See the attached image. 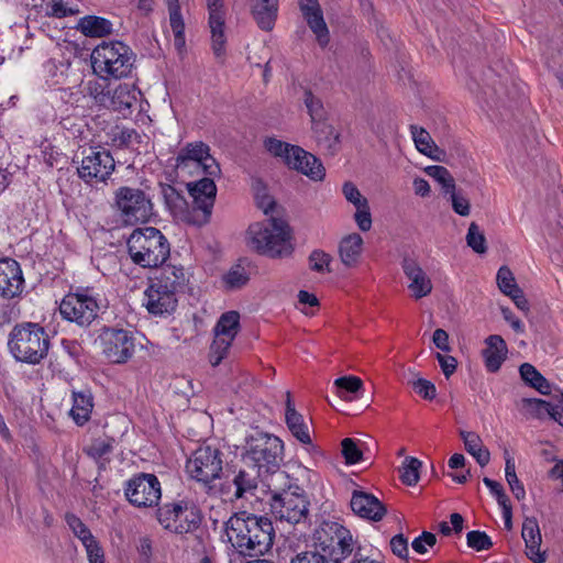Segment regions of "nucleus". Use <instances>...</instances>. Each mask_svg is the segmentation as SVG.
Segmentation results:
<instances>
[{
  "label": "nucleus",
  "mask_w": 563,
  "mask_h": 563,
  "mask_svg": "<svg viewBox=\"0 0 563 563\" xmlns=\"http://www.w3.org/2000/svg\"><path fill=\"white\" fill-rule=\"evenodd\" d=\"M65 520L69 529L81 541L82 544L91 542V539L95 538L86 523H84V521L75 514H66Z\"/></svg>",
  "instance_id": "obj_50"
},
{
  "label": "nucleus",
  "mask_w": 563,
  "mask_h": 563,
  "mask_svg": "<svg viewBox=\"0 0 563 563\" xmlns=\"http://www.w3.org/2000/svg\"><path fill=\"white\" fill-rule=\"evenodd\" d=\"M224 532L231 545L244 556L263 555L273 547L275 538L269 518L245 510L234 512L224 522Z\"/></svg>",
  "instance_id": "obj_1"
},
{
  "label": "nucleus",
  "mask_w": 563,
  "mask_h": 563,
  "mask_svg": "<svg viewBox=\"0 0 563 563\" xmlns=\"http://www.w3.org/2000/svg\"><path fill=\"white\" fill-rule=\"evenodd\" d=\"M363 239L358 233L344 236L339 244L341 262L346 267L355 266L362 253Z\"/></svg>",
  "instance_id": "obj_34"
},
{
  "label": "nucleus",
  "mask_w": 563,
  "mask_h": 563,
  "mask_svg": "<svg viewBox=\"0 0 563 563\" xmlns=\"http://www.w3.org/2000/svg\"><path fill=\"white\" fill-rule=\"evenodd\" d=\"M250 246L258 254L271 258L291 255V230L288 223L278 218L255 222L247 230Z\"/></svg>",
  "instance_id": "obj_6"
},
{
  "label": "nucleus",
  "mask_w": 563,
  "mask_h": 563,
  "mask_svg": "<svg viewBox=\"0 0 563 563\" xmlns=\"http://www.w3.org/2000/svg\"><path fill=\"white\" fill-rule=\"evenodd\" d=\"M200 168L207 176H219L221 168L216 158L210 154V146L202 141L187 143L176 156V167L189 166Z\"/></svg>",
  "instance_id": "obj_18"
},
{
  "label": "nucleus",
  "mask_w": 563,
  "mask_h": 563,
  "mask_svg": "<svg viewBox=\"0 0 563 563\" xmlns=\"http://www.w3.org/2000/svg\"><path fill=\"white\" fill-rule=\"evenodd\" d=\"M485 343L486 349L482 351L485 367L489 373H497L507 358V344L498 334L487 336Z\"/></svg>",
  "instance_id": "obj_29"
},
{
  "label": "nucleus",
  "mask_w": 563,
  "mask_h": 563,
  "mask_svg": "<svg viewBox=\"0 0 563 563\" xmlns=\"http://www.w3.org/2000/svg\"><path fill=\"white\" fill-rule=\"evenodd\" d=\"M114 207L124 224L148 222L154 214L150 196L140 188L121 186L114 192Z\"/></svg>",
  "instance_id": "obj_10"
},
{
  "label": "nucleus",
  "mask_w": 563,
  "mask_h": 563,
  "mask_svg": "<svg viewBox=\"0 0 563 563\" xmlns=\"http://www.w3.org/2000/svg\"><path fill=\"white\" fill-rule=\"evenodd\" d=\"M258 473L271 474L273 479L287 481L288 474L279 471L284 460V442L272 433L255 431L245 438L242 454Z\"/></svg>",
  "instance_id": "obj_3"
},
{
  "label": "nucleus",
  "mask_w": 563,
  "mask_h": 563,
  "mask_svg": "<svg viewBox=\"0 0 563 563\" xmlns=\"http://www.w3.org/2000/svg\"><path fill=\"white\" fill-rule=\"evenodd\" d=\"M262 473L257 470H246L244 467H234L229 478L222 486L224 493L231 494L234 499L246 498L247 495H254L258 485V477Z\"/></svg>",
  "instance_id": "obj_20"
},
{
  "label": "nucleus",
  "mask_w": 563,
  "mask_h": 563,
  "mask_svg": "<svg viewBox=\"0 0 563 563\" xmlns=\"http://www.w3.org/2000/svg\"><path fill=\"white\" fill-rule=\"evenodd\" d=\"M421 466L422 462L420 460L407 456L399 468V477L402 484L407 486H415L420 478L419 471Z\"/></svg>",
  "instance_id": "obj_45"
},
{
  "label": "nucleus",
  "mask_w": 563,
  "mask_h": 563,
  "mask_svg": "<svg viewBox=\"0 0 563 563\" xmlns=\"http://www.w3.org/2000/svg\"><path fill=\"white\" fill-rule=\"evenodd\" d=\"M278 0H250V13L260 30L271 32L278 16Z\"/></svg>",
  "instance_id": "obj_28"
},
{
  "label": "nucleus",
  "mask_w": 563,
  "mask_h": 563,
  "mask_svg": "<svg viewBox=\"0 0 563 563\" xmlns=\"http://www.w3.org/2000/svg\"><path fill=\"white\" fill-rule=\"evenodd\" d=\"M79 12L80 10L77 4L71 5L64 0H48L44 8L45 15L55 19L77 15Z\"/></svg>",
  "instance_id": "obj_44"
},
{
  "label": "nucleus",
  "mask_w": 563,
  "mask_h": 563,
  "mask_svg": "<svg viewBox=\"0 0 563 563\" xmlns=\"http://www.w3.org/2000/svg\"><path fill=\"white\" fill-rule=\"evenodd\" d=\"M521 537L526 543L527 556L534 563H544L547 561V553L540 551L542 537L536 517L525 518Z\"/></svg>",
  "instance_id": "obj_26"
},
{
  "label": "nucleus",
  "mask_w": 563,
  "mask_h": 563,
  "mask_svg": "<svg viewBox=\"0 0 563 563\" xmlns=\"http://www.w3.org/2000/svg\"><path fill=\"white\" fill-rule=\"evenodd\" d=\"M413 390L426 400H433L437 396L435 385L424 378H418L412 382Z\"/></svg>",
  "instance_id": "obj_63"
},
{
  "label": "nucleus",
  "mask_w": 563,
  "mask_h": 563,
  "mask_svg": "<svg viewBox=\"0 0 563 563\" xmlns=\"http://www.w3.org/2000/svg\"><path fill=\"white\" fill-rule=\"evenodd\" d=\"M65 70L66 66L62 62H57L55 59H48L43 64V73L46 78V84L48 87L54 88L62 84L65 80Z\"/></svg>",
  "instance_id": "obj_47"
},
{
  "label": "nucleus",
  "mask_w": 563,
  "mask_h": 563,
  "mask_svg": "<svg viewBox=\"0 0 563 563\" xmlns=\"http://www.w3.org/2000/svg\"><path fill=\"white\" fill-rule=\"evenodd\" d=\"M351 509L355 515L371 521H380L387 510L383 503L373 494L354 490L350 501Z\"/></svg>",
  "instance_id": "obj_23"
},
{
  "label": "nucleus",
  "mask_w": 563,
  "mask_h": 563,
  "mask_svg": "<svg viewBox=\"0 0 563 563\" xmlns=\"http://www.w3.org/2000/svg\"><path fill=\"white\" fill-rule=\"evenodd\" d=\"M213 177L206 175L197 181L187 184L189 196L192 199L190 210L194 214L195 225H203L210 220L217 195Z\"/></svg>",
  "instance_id": "obj_16"
},
{
  "label": "nucleus",
  "mask_w": 563,
  "mask_h": 563,
  "mask_svg": "<svg viewBox=\"0 0 563 563\" xmlns=\"http://www.w3.org/2000/svg\"><path fill=\"white\" fill-rule=\"evenodd\" d=\"M401 267L406 277L410 280L408 288L416 299L428 296L432 290L431 279L423 272L417 261L405 257Z\"/></svg>",
  "instance_id": "obj_25"
},
{
  "label": "nucleus",
  "mask_w": 563,
  "mask_h": 563,
  "mask_svg": "<svg viewBox=\"0 0 563 563\" xmlns=\"http://www.w3.org/2000/svg\"><path fill=\"white\" fill-rule=\"evenodd\" d=\"M505 478L514 496L518 500L525 499V486L517 477L515 460L512 456L509 455L507 451L505 452Z\"/></svg>",
  "instance_id": "obj_41"
},
{
  "label": "nucleus",
  "mask_w": 563,
  "mask_h": 563,
  "mask_svg": "<svg viewBox=\"0 0 563 563\" xmlns=\"http://www.w3.org/2000/svg\"><path fill=\"white\" fill-rule=\"evenodd\" d=\"M161 195L166 208L174 217L194 224V214L181 190L169 184L159 183Z\"/></svg>",
  "instance_id": "obj_24"
},
{
  "label": "nucleus",
  "mask_w": 563,
  "mask_h": 563,
  "mask_svg": "<svg viewBox=\"0 0 563 563\" xmlns=\"http://www.w3.org/2000/svg\"><path fill=\"white\" fill-rule=\"evenodd\" d=\"M426 173L441 185L443 192L445 195L453 192V190L455 189L454 178L452 177L448 168H445L444 166H428L426 168Z\"/></svg>",
  "instance_id": "obj_48"
},
{
  "label": "nucleus",
  "mask_w": 563,
  "mask_h": 563,
  "mask_svg": "<svg viewBox=\"0 0 563 563\" xmlns=\"http://www.w3.org/2000/svg\"><path fill=\"white\" fill-rule=\"evenodd\" d=\"M240 328V313L235 310H230L220 316L213 328V334L234 340Z\"/></svg>",
  "instance_id": "obj_37"
},
{
  "label": "nucleus",
  "mask_w": 563,
  "mask_h": 563,
  "mask_svg": "<svg viewBox=\"0 0 563 563\" xmlns=\"http://www.w3.org/2000/svg\"><path fill=\"white\" fill-rule=\"evenodd\" d=\"M124 496L132 506L137 508L158 507L162 497L161 483L154 474H135L125 482Z\"/></svg>",
  "instance_id": "obj_14"
},
{
  "label": "nucleus",
  "mask_w": 563,
  "mask_h": 563,
  "mask_svg": "<svg viewBox=\"0 0 563 563\" xmlns=\"http://www.w3.org/2000/svg\"><path fill=\"white\" fill-rule=\"evenodd\" d=\"M109 137L111 146L120 150L133 148L135 144L142 143L141 134L136 130L129 128L115 126L109 133Z\"/></svg>",
  "instance_id": "obj_39"
},
{
  "label": "nucleus",
  "mask_w": 563,
  "mask_h": 563,
  "mask_svg": "<svg viewBox=\"0 0 563 563\" xmlns=\"http://www.w3.org/2000/svg\"><path fill=\"white\" fill-rule=\"evenodd\" d=\"M309 267L317 273H331L332 256L322 250H313L309 255Z\"/></svg>",
  "instance_id": "obj_53"
},
{
  "label": "nucleus",
  "mask_w": 563,
  "mask_h": 563,
  "mask_svg": "<svg viewBox=\"0 0 563 563\" xmlns=\"http://www.w3.org/2000/svg\"><path fill=\"white\" fill-rule=\"evenodd\" d=\"M467 547L476 550H489L493 547L490 537L485 531L472 530L466 534Z\"/></svg>",
  "instance_id": "obj_55"
},
{
  "label": "nucleus",
  "mask_w": 563,
  "mask_h": 563,
  "mask_svg": "<svg viewBox=\"0 0 563 563\" xmlns=\"http://www.w3.org/2000/svg\"><path fill=\"white\" fill-rule=\"evenodd\" d=\"M250 280V276L241 264L233 265L223 276L222 282L228 290L240 289Z\"/></svg>",
  "instance_id": "obj_46"
},
{
  "label": "nucleus",
  "mask_w": 563,
  "mask_h": 563,
  "mask_svg": "<svg viewBox=\"0 0 563 563\" xmlns=\"http://www.w3.org/2000/svg\"><path fill=\"white\" fill-rule=\"evenodd\" d=\"M305 104L313 123L321 121L323 115V106L319 98H317L310 90L305 92Z\"/></svg>",
  "instance_id": "obj_58"
},
{
  "label": "nucleus",
  "mask_w": 563,
  "mask_h": 563,
  "mask_svg": "<svg viewBox=\"0 0 563 563\" xmlns=\"http://www.w3.org/2000/svg\"><path fill=\"white\" fill-rule=\"evenodd\" d=\"M115 168L111 153L106 148L90 147L84 151L80 166L77 168L78 177L88 185L106 183Z\"/></svg>",
  "instance_id": "obj_15"
},
{
  "label": "nucleus",
  "mask_w": 563,
  "mask_h": 563,
  "mask_svg": "<svg viewBox=\"0 0 563 563\" xmlns=\"http://www.w3.org/2000/svg\"><path fill=\"white\" fill-rule=\"evenodd\" d=\"M521 379L542 395L551 393L548 379L530 363H523L519 367Z\"/></svg>",
  "instance_id": "obj_38"
},
{
  "label": "nucleus",
  "mask_w": 563,
  "mask_h": 563,
  "mask_svg": "<svg viewBox=\"0 0 563 563\" xmlns=\"http://www.w3.org/2000/svg\"><path fill=\"white\" fill-rule=\"evenodd\" d=\"M496 280L499 290L506 296L512 295V290L520 288L516 283L512 272L505 265L498 269Z\"/></svg>",
  "instance_id": "obj_54"
},
{
  "label": "nucleus",
  "mask_w": 563,
  "mask_h": 563,
  "mask_svg": "<svg viewBox=\"0 0 563 563\" xmlns=\"http://www.w3.org/2000/svg\"><path fill=\"white\" fill-rule=\"evenodd\" d=\"M141 91L132 84H119L115 88L109 92L107 109H111L117 112L126 115L131 113V109L137 101Z\"/></svg>",
  "instance_id": "obj_27"
},
{
  "label": "nucleus",
  "mask_w": 563,
  "mask_h": 563,
  "mask_svg": "<svg viewBox=\"0 0 563 563\" xmlns=\"http://www.w3.org/2000/svg\"><path fill=\"white\" fill-rule=\"evenodd\" d=\"M209 26L211 30L212 51L217 58L225 54L223 0H207Z\"/></svg>",
  "instance_id": "obj_22"
},
{
  "label": "nucleus",
  "mask_w": 563,
  "mask_h": 563,
  "mask_svg": "<svg viewBox=\"0 0 563 563\" xmlns=\"http://www.w3.org/2000/svg\"><path fill=\"white\" fill-rule=\"evenodd\" d=\"M169 23L174 32L176 43L184 42L185 23L178 5L170 9Z\"/></svg>",
  "instance_id": "obj_60"
},
{
  "label": "nucleus",
  "mask_w": 563,
  "mask_h": 563,
  "mask_svg": "<svg viewBox=\"0 0 563 563\" xmlns=\"http://www.w3.org/2000/svg\"><path fill=\"white\" fill-rule=\"evenodd\" d=\"M296 145H292L287 142H283L280 140H277L275 137H268L265 140V147L266 150L273 154L276 157H282L284 162H286L287 156L290 155V148L295 147Z\"/></svg>",
  "instance_id": "obj_56"
},
{
  "label": "nucleus",
  "mask_w": 563,
  "mask_h": 563,
  "mask_svg": "<svg viewBox=\"0 0 563 563\" xmlns=\"http://www.w3.org/2000/svg\"><path fill=\"white\" fill-rule=\"evenodd\" d=\"M483 483L489 489L490 494L496 498V500L500 507H504V506L510 504V499L507 496V494L505 493V489L499 482L494 481L489 477H484Z\"/></svg>",
  "instance_id": "obj_62"
},
{
  "label": "nucleus",
  "mask_w": 563,
  "mask_h": 563,
  "mask_svg": "<svg viewBox=\"0 0 563 563\" xmlns=\"http://www.w3.org/2000/svg\"><path fill=\"white\" fill-rule=\"evenodd\" d=\"M186 470L191 478L209 484L222 474L223 452L212 445H200L187 460Z\"/></svg>",
  "instance_id": "obj_13"
},
{
  "label": "nucleus",
  "mask_w": 563,
  "mask_h": 563,
  "mask_svg": "<svg viewBox=\"0 0 563 563\" xmlns=\"http://www.w3.org/2000/svg\"><path fill=\"white\" fill-rule=\"evenodd\" d=\"M410 132L417 150L427 156H431L434 143L429 132L417 125H410Z\"/></svg>",
  "instance_id": "obj_51"
},
{
  "label": "nucleus",
  "mask_w": 563,
  "mask_h": 563,
  "mask_svg": "<svg viewBox=\"0 0 563 563\" xmlns=\"http://www.w3.org/2000/svg\"><path fill=\"white\" fill-rule=\"evenodd\" d=\"M24 283L19 262L10 257L0 258V298L4 300L20 298Z\"/></svg>",
  "instance_id": "obj_19"
},
{
  "label": "nucleus",
  "mask_w": 563,
  "mask_h": 563,
  "mask_svg": "<svg viewBox=\"0 0 563 563\" xmlns=\"http://www.w3.org/2000/svg\"><path fill=\"white\" fill-rule=\"evenodd\" d=\"M99 339L102 353L111 363L124 364L134 354V336L128 330L104 327Z\"/></svg>",
  "instance_id": "obj_17"
},
{
  "label": "nucleus",
  "mask_w": 563,
  "mask_h": 563,
  "mask_svg": "<svg viewBox=\"0 0 563 563\" xmlns=\"http://www.w3.org/2000/svg\"><path fill=\"white\" fill-rule=\"evenodd\" d=\"M342 192L345 199L354 207L361 206L368 201L352 181H345L343 184Z\"/></svg>",
  "instance_id": "obj_64"
},
{
  "label": "nucleus",
  "mask_w": 563,
  "mask_h": 563,
  "mask_svg": "<svg viewBox=\"0 0 563 563\" xmlns=\"http://www.w3.org/2000/svg\"><path fill=\"white\" fill-rule=\"evenodd\" d=\"M313 132L319 146L329 154L334 155L340 148V134L335 129L323 121L313 123Z\"/></svg>",
  "instance_id": "obj_35"
},
{
  "label": "nucleus",
  "mask_w": 563,
  "mask_h": 563,
  "mask_svg": "<svg viewBox=\"0 0 563 563\" xmlns=\"http://www.w3.org/2000/svg\"><path fill=\"white\" fill-rule=\"evenodd\" d=\"M466 242L475 253L484 254L487 251L486 238L475 222L468 227Z\"/></svg>",
  "instance_id": "obj_52"
},
{
  "label": "nucleus",
  "mask_w": 563,
  "mask_h": 563,
  "mask_svg": "<svg viewBox=\"0 0 563 563\" xmlns=\"http://www.w3.org/2000/svg\"><path fill=\"white\" fill-rule=\"evenodd\" d=\"M290 155L287 156L285 164L310 178L313 181H320L325 176V169L321 161L313 154L296 145L290 148Z\"/></svg>",
  "instance_id": "obj_21"
},
{
  "label": "nucleus",
  "mask_w": 563,
  "mask_h": 563,
  "mask_svg": "<svg viewBox=\"0 0 563 563\" xmlns=\"http://www.w3.org/2000/svg\"><path fill=\"white\" fill-rule=\"evenodd\" d=\"M156 519L163 529L175 534H187L200 529L203 512L192 498L183 497L159 505Z\"/></svg>",
  "instance_id": "obj_8"
},
{
  "label": "nucleus",
  "mask_w": 563,
  "mask_h": 563,
  "mask_svg": "<svg viewBox=\"0 0 563 563\" xmlns=\"http://www.w3.org/2000/svg\"><path fill=\"white\" fill-rule=\"evenodd\" d=\"M437 543V536L429 531H423L419 537L415 538L411 542V548L418 554H426L427 547H434Z\"/></svg>",
  "instance_id": "obj_61"
},
{
  "label": "nucleus",
  "mask_w": 563,
  "mask_h": 563,
  "mask_svg": "<svg viewBox=\"0 0 563 563\" xmlns=\"http://www.w3.org/2000/svg\"><path fill=\"white\" fill-rule=\"evenodd\" d=\"M341 446L342 455L347 465H354L368 459L365 457V454L369 452V449L365 442L345 438L342 440Z\"/></svg>",
  "instance_id": "obj_40"
},
{
  "label": "nucleus",
  "mask_w": 563,
  "mask_h": 563,
  "mask_svg": "<svg viewBox=\"0 0 563 563\" xmlns=\"http://www.w3.org/2000/svg\"><path fill=\"white\" fill-rule=\"evenodd\" d=\"M338 389V395L344 399L357 398L360 391L363 389V382L356 376H343L334 380Z\"/></svg>",
  "instance_id": "obj_43"
},
{
  "label": "nucleus",
  "mask_w": 563,
  "mask_h": 563,
  "mask_svg": "<svg viewBox=\"0 0 563 563\" xmlns=\"http://www.w3.org/2000/svg\"><path fill=\"white\" fill-rule=\"evenodd\" d=\"M232 342L233 340L228 338L214 335L209 350V362L212 366H218L228 355Z\"/></svg>",
  "instance_id": "obj_49"
},
{
  "label": "nucleus",
  "mask_w": 563,
  "mask_h": 563,
  "mask_svg": "<svg viewBox=\"0 0 563 563\" xmlns=\"http://www.w3.org/2000/svg\"><path fill=\"white\" fill-rule=\"evenodd\" d=\"M59 313L63 320L76 323L80 328H89L98 319L100 305L89 288L68 292L62 299Z\"/></svg>",
  "instance_id": "obj_12"
},
{
  "label": "nucleus",
  "mask_w": 563,
  "mask_h": 563,
  "mask_svg": "<svg viewBox=\"0 0 563 563\" xmlns=\"http://www.w3.org/2000/svg\"><path fill=\"white\" fill-rule=\"evenodd\" d=\"M188 283L181 265H165L158 274L150 278L144 291V306L155 317L170 316L178 306L177 295L185 290Z\"/></svg>",
  "instance_id": "obj_2"
},
{
  "label": "nucleus",
  "mask_w": 563,
  "mask_h": 563,
  "mask_svg": "<svg viewBox=\"0 0 563 563\" xmlns=\"http://www.w3.org/2000/svg\"><path fill=\"white\" fill-rule=\"evenodd\" d=\"M307 25L316 35L317 42L321 47H325L330 42V32L325 23L321 7L307 8L301 12Z\"/></svg>",
  "instance_id": "obj_32"
},
{
  "label": "nucleus",
  "mask_w": 563,
  "mask_h": 563,
  "mask_svg": "<svg viewBox=\"0 0 563 563\" xmlns=\"http://www.w3.org/2000/svg\"><path fill=\"white\" fill-rule=\"evenodd\" d=\"M460 435L464 442L465 450L470 453L476 462L484 467L489 463V451L483 446L479 435L472 431H460Z\"/></svg>",
  "instance_id": "obj_36"
},
{
  "label": "nucleus",
  "mask_w": 563,
  "mask_h": 563,
  "mask_svg": "<svg viewBox=\"0 0 563 563\" xmlns=\"http://www.w3.org/2000/svg\"><path fill=\"white\" fill-rule=\"evenodd\" d=\"M523 402L537 412H539L541 409H544L553 420L563 427V393L561 394L559 402L555 405H552L547 400L536 398L523 399Z\"/></svg>",
  "instance_id": "obj_42"
},
{
  "label": "nucleus",
  "mask_w": 563,
  "mask_h": 563,
  "mask_svg": "<svg viewBox=\"0 0 563 563\" xmlns=\"http://www.w3.org/2000/svg\"><path fill=\"white\" fill-rule=\"evenodd\" d=\"M136 54L122 41H109L98 44L91 54L96 74L102 78L121 79L129 77L135 67Z\"/></svg>",
  "instance_id": "obj_7"
},
{
  "label": "nucleus",
  "mask_w": 563,
  "mask_h": 563,
  "mask_svg": "<svg viewBox=\"0 0 563 563\" xmlns=\"http://www.w3.org/2000/svg\"><path fill=\"white\" fill-rule=\"evenodd\" d=\"M131 261L142 268L161 269L170 255V243L154 227L136 228L126 240Z\"/></svg>",
  "instance_id": "obj_5"
},
{
  "label": "nucleus",
  "mask_w": 563,
  "mask_h": 563,
  "mask_svg": "<svg viewBox=\"0 0 563 563\" xmlns=\"http://www.w3.org/2000/svg\"><path fill=\"white\" fill-rule=\"evenodd\" d=\"M113 450V439L108 440H101L97 439L95 440L90 446L87 449V454L95 459V460H101L106 455L110 454Z\"/></svg>",
  "instance_id": "obj_57"
},
{
  "label": "nucleus",
  "mask_w": 563,
  "mask_h": 563,
  "mask_svg": "<svg viewBox=\"0 0 563 563\" xmlns=\"http://www.w3.org/2000/svg\"><path fill=\"white\" fill-rule=\"evenodd\" d=\"M356 212L354 214V220L358 227V229L363 232H367L372 228V214L368 201L355 207Z\"/></svg>",
  "instance_id": "obj_59"
},
{
  "label": "nucleus",
  "mask_w": 563,
  "mask_h": 563,
  "mask_svg": "<svg viewBox=\"0 0 563 563\" xmlns=\"http://www.w3.org/2000/svg\"><path fill=\"white\" fill-rule=\"evenodd\" d=\"M51 339L40 323H16L9 333L8 349L16 362L38 365L48 355Z\"/></svg>",
  "instance_id": "obj_4"
},
{
  "label": "nucleus",
  "mask_w": 563,
  "mask_h": 563,
  "mask_svg": "<svg viewBox=\"0 0 563 563\" xmlns=\"http://www.w3.org/2000/svg\"><path fill=\"white\" fill-rule=\"evenodd\" d=\"M314 550L324 555L328 563H342L353 552V537L349 529L338 522H324L314 533Z\"/></svg>",
  "instance_id": "obj_9"
},
{
  "label": "nucleus",
  "mask_w": 563,
  "mask_h": 563,
  "mask_svg": "<svg viewBox=\"0 0 563 563\" xmlns=\"http://www.w3.org/2000/svg\"><path fill=\"white\" fill-rule=\"evenodd\" d=\"M93 408V398L90 391H73V406L69 411L74 422L81 427L90 419Z\"/></svg>",
  "instance_id": "obj_33"
},
{
  "label": "nucleus",
  "mask_w": 563,
  "mask_h": 563,
  "mask_svg": "<svg viewBox=\"0 0 563 563\" xmlns=\"http://www.w3.org/2000/svg\"><path fill=\"white\" fill-rule=\"evenodd\" d=\"M269 506L273 516L279 521L298 523L308 517L309 501L298 485L289 484L282 490H272Z\"/></svg>",
  "instance_id": "obj_11"
},
{
  "label": "nucleus",
  "mask_w": 563,
  "mask_h": 563,
  "mask_svg": "<svg viewBox=\"0 0 563 563\" xmlns=\"http://www.w3.org/2000/svg\"><path fill=\"white\" fill-rule=\"evenodd\" d=\"M285 422L290 433L302 444L312 445L309 428L305 422L303 416L298 412L291 400L290 393L287 391Z\"/></svg>",
  "instance_id": "obj_30"
},
{
  "label": "nucleus",
  "mask_w": 563,
  "mask_h": 563,
  "mask_svg": "<svg viewBox=\"0 0 563 563\" xmlns=\"http://www.w3.org/2000/svg\"><path fill=\"white\" fill-rule=\"evenodd\" d=\"M75 29L87 37H104L113 32V23L103 16L88 14L77 21Z\"/></svg>",
  "instance_id": "obj_31"
}]
</instances>
